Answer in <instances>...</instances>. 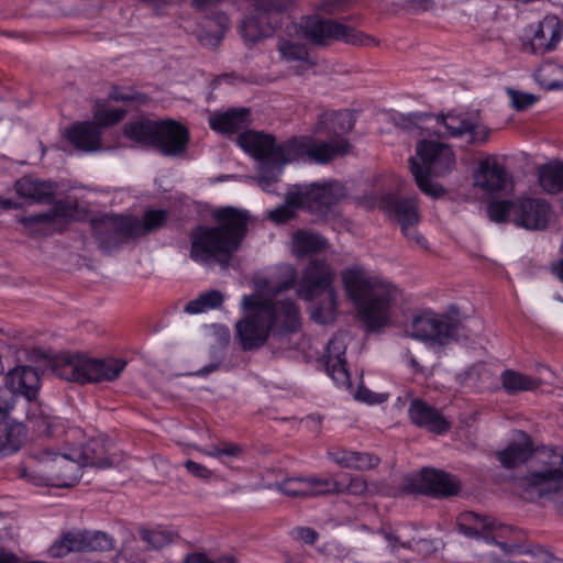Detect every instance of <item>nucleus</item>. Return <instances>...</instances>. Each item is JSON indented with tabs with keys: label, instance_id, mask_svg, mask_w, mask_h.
Wrapping results in <instances>:
<instances>
[{
	"label": "nucleus",
	"instance_id": "f257e3e1",
	"mask_svg": "<svg viewBox=\"0 0 563 563\" xmlns=\"http://www.w3.org/2000/svg\"><path fill=\"white\" fill-rule=\"evenodd\" d=\"M354 123L353 115L346 110L324 112L319 115L316 132L327 135V141L294 136L277 144L271 134L246 131L239 135L238 143L257 161V181L263 189L268 190L278 181L287 163L307 157L311 162L325 164L350 153L352 145L346 135L353 130Z\"/></svg>",
	"mask_w": 563,
	"mask_h": 563
},
{
	"label": "nucleus",
	"instance_id": "f03ea898",
	"mask_svg": "<svg viewBox=\"0 0 563 563\" xmlns=\"http://www.w3.org/2000/svg\"><path fill=\"white\" fill-rule=\"evenodd\" d=\"M216 225H198L190 233L189 256L197 263H228L247 234L251 216L246 210L223 207L213 211Z\"/></svg>",
	"mask_w": 563,
	"mask_h": 563
},
{
	"label": "nucleus",
	"instance_id": "7ed1b4c3",
	"mask_svg": "<svg viewBox=\"0 0 563 563\" xmlns=\"http://www.w3.org/2000/svg\"><path fill=\"white\" fill-rule=\"evenodd\" d=\"M341 277L365 325L371 330L385 327L389 321V309L396 300L397 289L357 265L345 268Z\"/></svg>",
	"mask_w": 563,
	"mask_h": 563
},
{
	"label": "nucleus",
	"instance_id": "20e7f679",
	"mask_svg": "<svg viewBox=\"0 0 563 563\" xmlns=\"http://www.w3.org/2000/svg\"><path fill=\"white\" fill-rule=\"evenodd\" d=\"M18 476L36 486L70 487L81 476L75 453L57 454L35 449L19 465Z\"/></svg>",
	"mask_w": 563,
	"mask_h": 563
},
{
	"label": "nucleus",
	"instance_id": "39448f33",
	"mask_svg": "<svg viewBox=\"0 0 563 563\" xmlns=\"http://www.w3.org/2000/svg\"><path fill=\"white\" fill-rule=\"evenodd\" d=\"M334 278L332 266L324 260L316 258L307 264L296 284V294L302 300L312 302L322 297V301L311 310V319L321 324L333 321L336 313Z\"/></svg>",
	"mask_w": 563,
	"mask_h": 563
},
{
	"label": "nucleus",
	"instance_id": "423d86ee",
	"mask_svg": "<svg viewBox=\"0 0 563 563\" xmlns=\"http://www.w3.org/2000/svg\"><path fill=\"white\" fill-rule=\"evenodd\" d=\"M125 361L119 358L95 360L82 354H60L51 364L55 376L78 384L111 382L125 368Z\"/></svg>",
	"mask_w": 563,
	"mask_h": 563
},
{
	"label": "nucleus",
	"instance_id": "0eeeda50",
	"mask_svg": "<svg viewBox=\"0 0 563 563\" xmlns=\"http://www.w3.org/2000/svg\"><path fill=\"white\" fill-rule=\"evenodd\" d=\"M416 151L422 164L413 157L409 158V164L418 187L426 195L442 196L445 190L433 184L430 176H443L453 168L455 156L451 146L435 141H421L417 144Z\"/></svg>",
	"mask_w": 563,
	"mask_h": 563
},
{
	"label": "nucleus",
	"instance_id": "6e6552de",
	"mask_svg": "<svg viewBox=\"0 0 563 563\" xmlns=\"http://www.w3.org/2000/svg\"><path fill=\"white\" fill-rule=\"evenodd\" d=\"M301 27L305 37L319 46H327L335 41L360 46H375L378 44L374 37L352 26L319 15L307 16L302 21Z\"/></svg>",
	"mask_w": 563,
	"mask_h": 563
},
{
	"label": "nucleus",
	"instance_id": "1a4fd4ad",
	"mask_svg": "<svg viewBox=\"0 0 563 563\" xmlns=\"http://www.w3.org/2000/svg\"><path fill=\"white\" fill-rule=\"evenodd\" d=\"M296 0H252L253 11L242 22V35L246 42L256 43L280 27L282 16Z\"/></svg>",
	"mask_w": 563,
	"mask_h": 563
},
{
	"label": "nucleus",
	"instance_id": "9d476101",
	"mask_svg": "<svg viewBox=\"0 0 563 563\" xmlns=\"http://www.w3.org/2000/svg\"><path fill=\"white\" fill-rule=\"evenodd\" d=\"M521 497L528 501L552 498L563 493V455L550 454V461L544 462L539 470L529 472L519 481Z\"/></svg>",
	"mask_w": 563,
	"mask_h": 563
},
{
	"label": "nucleus",
	"instance_id": "9b49d317",
	"mask_svg": "<svg viewBox=\"0 0 563 563\" xmlns=\"http://www.w3.org/2000/svg\"><path fill=\"white\" fill-rule=\"evenodd\" d=\"M380 533L388 542L386 548L378 549L369 543L364 549L361 563H391L387 553H394L398 548L422 552L421 545H430V540L420 536L419 528L413 523H399L395 527H383Z\"/></svg>",
	"mask_w": 563,
	"mask_h": 563
},
{
	"label": "nucleus",
	"instance_id": "f8f14e48",
	"mask_svg": "<svg viewBox=\"0 0 563 563\" xmlns=\"http://www.w3.org/2000/svg\"><path fill=\"white\" fill-rule=\"evenodd\" d=\"M242 307L262 308L271 330L280 334L297 332L301 328L300 311L291 299L274 300L258 295L243 296Z\"/></svg>",
	"mask_w": 563,
	"mask_h": 563
},
{
	"label": "nucleus",
	"instance_id": "ddd939ff",
	"mask_svg": "<svg viewBox=\"0 0 563 563\" xmlns=\"http://www.w3.org/2000/svg\"><path fill=\"white\" fill-rule=\"evenodd\" d=\"M462 330L461 322L449 316L424 312L412 320L410 335L430 345L444 346L453 340L459 341Z\"/></svg>",
	"mask_w": 563,
	"mask_h": 563
},
{
	"label": "nucleus",
	"instance_id": "4468645a",
	"mask_svg": "<svg viewBox=\"0 0 563 563\" xmlns=\"http://www.w3.org/2000/svg\"><path fill=\"white\" fill-rule=\"evenodd\" d=\"M296 186L301 191L303 209L318 220L325 219L332 208L346 196L345 187L336 180Z\"/></svg>",
	"mask_w": 563,
	"mask_h": 563
},
{
	"label": "nucleus",
	"instance_id": "2eb2a0df",
	"mask_svg": "<svg viewBox=\"0 0 563 563\" xmlns=\"http://www.w3.org/2000/svg\"><path fill=\"white\" fill-rule=\"evenodd\" d=\"M114 549V539L102 531H71L65 533L51 545L53 558H63L70 552L110 551Z\"/></svg>",
	"mask_w": 563,
	"mask_h": 563
},
{
	"label": "nucleus",
	"instance_id": "dca6fc26",
	"mask_svg": "<svg viewBox=\"0 0 563 563\" xmlns=\"http://www.w3.org/2000/svg\"><path fill=\"white\" fill-rule=\"evenodd\" d=\"M380 208L394 219L401 228L407 238L415 239L421 247H427L426 239L417 234L413 228L419 223L417 202L412 198H401L395 195H385L380 199Z\"/></svg>",
	"mask_w": 563,
	"mask_h": 563
},
{
	"label": "nucleus",
	"instance_id": "f3484780",
	"mask_svg": "<svg viewBox=\"0 0 563 563\" xmlns=\"http://www.w3.org/2000/svg\"><path fill=\"white\" fill-rule=\"evenodd\" d=\"M247 314L236 322L235 330L244 351L262 347L272 332L262 308L243 307Z\"/></svg>",
	"mask_w": 563,
	"mask_h": 563
},
{
	"label": "nucleus",
	"instance_id": "a211bd4d",
	"mask_svg": "<svg viewBox=\"0 0 563 563\" xmlns=\"http://www.w3.org/2000/svg\"><path fill=\"white\" fill-rule=\"evenodd\" d=\"M553 216L551 205L542 198L515 199V224L530 231L548 228Z\"/></svg>",
	"mask_w": 563,
	"mask_h": 563
},
{
	"label": "nucleus",
	"instance_id": "6ab92c4d",
	"mask_svg": "<svg viewBox=\"0 0 563 563\" xmlns=\"http://www.w3.org/2000/svg\"><path fill=\"white\" fill-rule=\"evenodd\" d=\"M129 216H104L92 222V232L99 246L110 251L134 239Z\"/></svg>",
	"mask_w": 563,
	"mask_h": 563
},
{
	"label": "nucleus",
	"instance_id": "aec40b11",
	"mask_svg": "<svg viewBox=\"0 0 563 563\" xmlns=\"http://www.w3.org/2000/svg\"><path fill=\"white\" fill-rule=\"evenodd\" d=\"M411 492H417L428 496H453L460 492V484L456 478L441 471L426 468L417 477L411 487Z\"/></svg>",
	"mask_w": 563,
	"mask_h": 563
},
{
	"label": "nucleus",
	"instance_id": "412c9836",
	"mask_svg": "<svg viewBox=\"0 0 563 563\" xmlns=\"http://www.w3.org/2000/svg\"><path fill=\"white\" fill-rule=\"evenodd\" d=\"M156 147L166 156H176L185 152L189 142L188 130L174 120L158 121Z\"/></svg>",
	"mask_w": 563,
	"mask_h": 563
},
{
	"label": "nucleus",
	"instance_id": "4be33fe9",
	"mask_svg": "<svg viewBox=\"0 0 563 563\" xmlns=\"http://www.w3.org/2000/svg\"><path fill=\"white\" fill-rule=\"evenodd\" d=\"M64 136L79 152L93 153L102 148V131L93 121L70 124L65 129Z\"/></svg>",
	"mask_w": 563,
	"mask_h": 563
},
{
	"label": "nucleus",
	"instance_id": "5701e85b",
	"mask_svg": "<svg viewBox=\"0 0 563 563\" xmlns=\"http://www.w3.org/2000/svg\"><path fill=\"white\" fill-rule=\"evenodd\" d=\"M563 25L558 16L547 15L539 22L537 30L525 51L542 55L553 51L562 37Z\"/></svg>",
	"mask_w": 563,
	"mask_h": 563
},
{
	"label": "nucleus",
	"instance_id": "b1692460",
	"mask_svg": "<svg viewBox=\"0 0 563 563\" xmlns=\"http://www.w3.org/2000/svg\"><path fill=\"white\" fill-rule=\"evenodd\" d=\"M474 180L475 186L482 190L495 194L506 189L510 177L506 168L495 157L490 156L479 162Z\"/></svg>",
	"mask_w": 563,
	"mask_h": 563
},
{
	"label": "nucleus",
	"instance_id": "393cba45",
	"mask_svg": "<svg viewBox=\"0 0 563 563\" xmlns=\"http://www.w3.org/2000/svg\"><path fill=\"white\" fill-rule=\"evenodd\" d=\"M408 413L413 424L437 434L445 433L451 427L438 409L418 398L411 400Z\"/></svg>",
	"mask_w": 563,
	"mask_h": 563
},
{
	"label": "nucleus",
	"instance_id": "a878e982",
	"mask_svg": "<svg viewBox=\"0 0 563 563\" xmlns=\"http://www.w3.org/2000/svg\"><path fill=\"white\" fill-rule=\"evenodd\" d=\"M346 343L342 335H334L325 349V369L340 386L350 387V375L345 362Z\"/></svg>",
	"mask_w": 563,
	"mask_h": 563
},
{
	"label": "nucleus",
	"instance_id": "bb28decb",
	"mask_svg": "<svg viewBox=\"0 0 563 563\" xmlns=\"http://www.w3.org/2000/svg\"><path fill=\"white\" fill-rule=\"evenodd\" d=\"M5 386L14 394H21L29 402L36 400L40 376L31 366H16L5 375Z\"/></svg>",
	"mask_w": 563,
	"mask_h": 563
},
{
	"label": "nucleus",
	"instance_id": "cd10ccee",
	"mask_svg": "<svg viewBox=\"0 0 563 563\" xmlns=\"http://www.w3.org/2000/svg\"><path fill=\"white\" fill-rule=\"evenodd\" d=\"M16 194L35 203L48 205L53 201L56 186L51 181L25 176L15 181Z\"/></svg>",
	"mask_w": 563,
	"mask_h": 563
},
{
	"label": "nucleus",
	"instance_id": "c85d7f7f",
	"mask_svg": "<svg viewBox=\"0 0 563 563\" xmlns=\"http://www.w3.org/2000/svg\"><path fill=\"white\" fill-rule=\"evenodd\" d=\"M329 459L343 468L355 471L373 470L380 463V459L372 453L350 451L334 448L328 452Z\"/></svg>",
	"mask_w": 563,
	"mask_h": 563
},
{
	"label": "nucleus",
	"instance_id": "c756f323",
	"mask_svg": "<svg viewBox=\"0 0 563 563\" xmlns=\"http://www.w3.org/2000/svg\"><path fill=\"white\" fill-rule=\"evenodd\" d=\"M249 117L250 110L246 108L229 109L210 115L209 125L216 132L233 134L247 125Z\"/></svg>",
	"mask_w": 563,
	"mask_h": 563
},
{
	"label": "nucleus",
	"instance_id": "7c9ffc66",
	"mask_svg": "<svg viewBox=\"0 0 563 563\" xmlns=\"http://www.w3.org/2000/svg\"><path fill=\"white\" fill-rule=\"evenodd\" d=\"M492 528V536H488L487 541L494 542L505 554L510 556H514L516 552L522 551L520 545L525 542V536L520 530L512 526L500 523L495 519Z\"/></svg>",
	"mask_w": 563,
	"mask_h": 563
},
{
	"label": "nucleus",
	"instance_id": "2f4dec72",
	"mask_svg": "<svg viewBox=\"0 0 563 563\" xmlns=\"http://www.w3.org/2000/svg\"><path fill=\"white\" fill-rule=\"evenodd\" d=\"M80 466H95L99 468L111 467L113 460L109 455L107 442L101 439H92L88 441L80 450L74 452Z\"/></svg>",
	"mask_w": 563,
	"mask_h": 563
},
{
	"label": "nucleus",
	"instance_id": "473e14b6",
	"mask_svg": "<svg viewBox=\"0 0 563 563\" xmlns=\"http://www.w3.org/2000/svg\"><path fill=\"white\" fill-rule=\"evenodd\" d=\"M77 212V203L70 198L54 202L47 212L22 217L20 222L25 227L32 228L40 223H51L59 219H73Z\"/></svg>",
	"mask_w": 563,
	"mask_h": 563
},
{
	"label": "nucleus",
	"instance_id": "72a5a7b5",
	"mask_svg": "<svg viewBox=\"0 0 563 563\" xmlns=\"http://www.w3.org/2000/svg\"><path fill=\"white\" fill-rule=\"evenodd\" d=\"M494 518L474 511H464L457 517V529L468 538L485 539L492 536Z\"/></svg>",
	"mask_w": 563,
	"mask_h": 563
},
{
	"label": "nucleus",
	"instance_id": "f704fd0d",
	"mask_svg": "<svg viewBox=\"0 0 563 563\" xmlns=\"http://www.w3.org/2000/svg\"><path fill=\"white\" fill-rule=\"evenodd\" d=\"M26 439L23 423L4 420L0 421V455L5 456L18 452Z\"/></svg>",
	"mask_w": 563,
	"mask_h": 563
},
{
	"label": "nucleus",
	"instance_id": "c9c22d12",
	"mask_svg": "<svg viewBox=\"0 0 563 563\" xmlns=\"http://www.w3.org/2000/svg\"><path fill=\"white\" fill-rule=\"evenodd\" d=\"M199 41L205 46H217L224 37L225 31L230 27V19L224 12H216L205 19Z\"/></svg>",
	"mask_w": 563,
	"mask_h": 563
},
{
	"label": "nucleus",
	"instance_id": "e433bc0d",
	"mask_svg": "<svg viewBox=\"0 0 563 563\" xmlns=\"http://www.w3.org/2000/svg\"><path fill=\"white\" fill-rule=\"evenodd\" d=\"M157 126L158 121L142 118L128 122L124 125V134L136 143L154 147L155 142H157Z\"/></svg>",
	"mask_w": 563,
	"mask_h": 563
},
{
	"label": "nucleus",
	"instance_id": "4c0bfd02",
	"mask_svg": "<svg viewBox=\"0 0 563 563\" xmlns=\"http://www.w3.org/2000/svg\"><path fill=\"white\" fill-rule=\"evenodd\" d=\"M294 252L297 256L320 253L328 246V240L310 230H298L292 234Z\"/></svg>",
	"mask_w": 563,
	"mask_h": 563
},
{
	"label": "nucleus",
	"instance_id": "58836bf2",
	"mask_svg": "<svg viewBox=\"0 0 563 563\" xmlns=\"http://www.w3.org/2000/svg\"><path fill=\"white\" fill-rule=\"evenodd\" d=\"M538 181L549 195L563 191V162L555 161L538 168Z\"/></svg>",
	"mask_w": 563,
	"mask_h": 563
},
{
	"label": "nucleus",
	"instance_id": "ea45409f",
	"mask_svg": "<svg viewBox=\"0 0 563 563\" xmlns=\"http://www.w3.org/2000/svg\"><path fill=\"white\" fill-rule=\"evenodd\" d=\"M522 442H512L505 450L498 452V461L507 468H514L525 463L532 453L531 441L526 433L521 434Z\"/></svg>",
	"mask_w": 563,
	"mask_h": 563
},
{
	"label": "nucleus",
	"instance_id": "a19ab883",
	"mask_svg": "<svg viewBox=\"0 0 563 563\" xmlns=\"http://www.w3.org/2000/svg\"><path fill=\"white\" fill-rule=\"evenodd\" d=\"M500 383L508 395L534 390L540 386L539 379L514 369H505L500 375Z\"/></svg>",
	"mask_w": 563,
	"mask_h": 563
},
{
	"label": "nucleus",
	"instance_id": "79ce46f5",
	"mask_svg": "<svg viewBox=\"0 0 563 563\" xmlns=\"http://www.w3.org/2000/svg\"><path fill=\"white\" fill-rule=\"evenodd\" d=\"M130 228L133 229L134 236H143L152 233L165 225L168 213L165 210H148L144 213L143 220L129 216Z\"/></svg>",
	"mask_w": 563,
	"mask_h": 563
},
{
	"label": "nucleus",
	"instance_id": "37998d69",
	"mask_svg": "<svg viewBox=\"0 0 563 563\" xmlns=\"http://www.w3.org/2000/svg\"><path fill=\"white\" fill-rule=\"evenodd\" d=\"M303 208L302 195L294 186L286 195L285 203L269 211V219L275 223H285L296 217V210Z\"/></svg>",
	"mask_w": 563,
	"mask_h": 563
},
{
	"label": "nucleus",
	"instance_id": "c03bdc74",
	"mask_svg": "<svg viewBox=\"0 0 563 563\" xmlns=\"http://www.w3.org/2000/svg\"><path fill=\"white\" fill-rule=\"evenodd\" d=\"M278 52L282 58L287 62L301 63V65L296 69L297 75H301L303 70L314 66V62L309 57L307 47L300 43L280 41L278 44Z\"/></svg>",
	"mask_w": 563,
	"mask_h": 563
},
{
	"label": "nucleus",
	"instance_id": "a18cd8bd",
	"mask_svg": "<svg viewBox=\"0 0 563 563\" xmlns=\"http://www.w3.org/2000/svg\"><path fill=\"white\" fill-rule=\"evenodd\" d=\"M435 120L438 124L444 128V131L439 130V135L443 137H462L466 134V128L471 119L461 113H448L435 117Z\"/></svg>",
	"mask_w": 563,
	"mask_h": 563
},
{
	"label": "nucleus",
	"instance_id": "49530a36",
	"mask_svg": "<svg viewBox=\"0 0 563 563\" xmlns=\"http://www.w3.org/2000/svg\"><path fill=\"white\" fill-rule=\"evenodd\" d=\"M27 410V419L33 424V428L41 434L55 437L56 429L60 423L58 418L45 415L36 404H32Z\"/></svg>",
	"mask_w": 563,
	"mask_h": 563
},
{
	"label": "nucleus",
	"instance_id": "de8ad7c7",
	"mask_svg": "<svg viewBox=\"0 0 563 563\" xmlns=\"http://www.w3.org/2000/svg\"><path fill=\"white\" fill-rule=\"evenodd\" d=\"M223 299V295L219 290H208L202 292L198 298L187 302L185 306V312L196 314L209 309L219 308L222 305Z\"/></svg>",
	"mask_w": 563,
	"mask_h": 563
},
{
	"label": "nucleus",
	"instance_id": "09e8293b",
	"mask_svg": "<svg viewBox=\"0 0 563 563\" xmlns=\"http://www.w3.org/2000/svg\"><path fill=\"white\" fill-rule=\"evenodd\" d=\"M140 538L147 544L148 549L159 550L173 543L177 534L170 530L164 529H147L141 528L139 530Z\"/></svg>",
	"mask_w": 563,
	"mask_h": 563
},
{
	"label": "nucleus",
	"instance_id": "8fccbe9b",
	"mask_svg": "<svg viewBox=\"0 0 563 563\" xmlns=\"http://www.w3.org/2000/svg\"><path fill=\"white\" fill-rule=\"evenodd\" d=\"M308 497H318L322 495L338 494L341 490L340 482L331 476H310L307 477Z\"/></svg>",
	"mask_w": 563,
	"mask_h": 563
},
{
	"label": "nucleus",
	"instance_id": "3c124183",
	"mask_svg": "<svg viewBox=\"0 0 563 563\" xmlns=\"http://www.w3.org/2000/svg\"><path fill=\"white\" fill-rule=\"evenodd\" d=\"M492 221L501 223L508 219L515 223V200H493L487 206Z\"/></svg>",
	"mask_w": 563,
	"mask_h": 563
},
{
	"label": "nucleus",
	"instance_id": "603ef678",
	"mask_svg": "<svg viewBox=\"0 0 563 563\" xmlns=\"http://www.w3.org/2000/svg\"><path fill=\"white\" fill-rule=\"evenodd\" d=\"M520 552H516L514 556H523L521 560L511 561L509 563H550L551 554L541 547L527 544L520 545Z\"/></svg>",
	"mask_w": 563,
	"mask_h": 563
},
{
	"label": "nucleus",
	"instance_id": "864d4df0",
	"mask_svg": "<svg viewBox=\"0 0 563 563\" xmlns=\"http://www.w3.org/2000/svg\"><path fill=\"white\" fill-rule=\"evenodd\" d=\"M200 453L223 460L224 457H238L242 453L241 445L232 442H223L221 445H209L206 448H196Z\"/></svg>",
	"mask_w": 563,
	"mask_h": 563
},
{
	"label": "nucleus",
	"instance_id": "5fc2aeb1",
	"mask_svg": "<svg viewBox=\"0 0 563 563\" xmlns=\"http://www.w3.org/2000/svg\"><path fill=\"white\" fill-rule=\"evenodd\" d=\"M126 114L124 109L115 108L109 109L98 106L93 111L95 123L102 130V128L114 125L121 122Z\"/></svg>",
	"mask_w": 563,
	"mask_h": 563
},
{
	"label": "nucleus",
	"instance_id": "6e6d98bb",
	"mask_svg": "<svg viewBox=\"0 0 563 563\" xmlns=\"http://www.w3.org/2000/svg\"><path fill=\"white\" fill-rule=\"evenodd\" d=\"M277 489L290 497H308L307 477L287 478L276 484Z\"/></svg>",
	"mask_w": 563,
	"mask_h": 563
},
{
	"label": "nucleus",
	"instance_id": "4d7b16f0",
	"mask_svg": "<svg viewBox=\"0 0 563 563\" xmlns=\"http://www.w3.org/2000/svg\"><path fill=\"white\" fill-rule=\"evenodd\" d=\"M490 130L484 125L479 124L472 119L470 120L466 128V135H468L467 143L473 145H482L485 144L489 137Z\"/></svg>",
	"mask_w": 563,
	"mask_h": 563
},
{
	"label": "nucleus",
	"instance_id": "13d9d810",
	"mask_svg": "<svg viewBox=\"0 0 563 563\" xmlns=\"http://www.w3.org/2000/svg\"><path fill=\"white\" fill-rule=\"evenodd\" d=\"M556 69L554 64L547 63L542 65L536 73V80L545 89L554 90L563 88V82L558 80H550V76Z\"/></svg>",
	"mask_w": 563,
	"mask_h": 563
},
{
	"label": "nucleus",
	"instance_id": "bf43d9fd",
	"mask_svg": "<svg viewBox=\"0 0 563 563\" xmlns=\"http://www.w3.org/2000/svg\"><path fill=\"white\" fill-rule=\"evenodd\" d=\"M507 92L510 97L511 106L517 111L527 110L530 107H532L537 101V97L532 93H527L515 89H508Z\"/></svg>",
	"mask_w": 563,
	"mask_h": 563
},
{
	"label": "nucleus",
	"instance_id": "052dcab7",
	"mask_svg": "<svg viewBox=\"0 0 563 563\" xmlns=\"http://www.w3.org/2000/svg\"><path fill=\"white\" fill-rule=\"evenodd\" d=\"M340 488L341 490L338 494L346 493L354 496H363L368 490V484L363 477L351 475L346 485L340 483Z\"/></svg>",
	"mask_w": 563,
	"mask_h": 563
},
{
	"label": "nucleus",
	"instance_id": "680f3d73",
	"mask_svg": "<svg viewBox=\"0 0 563 563\" xmlns=\"http://www.w3.org/2000/svg\"><path fill=\"white\" fill-rule=\"evenodd\" d=\"M109 98L115 102L135 101L137 103H144L147 99L144 93H139L130 89H121L117 87L111 90Z\"/></svg>",
	"mask_w": 563,
	"mask_h": 563
},
{
	"label": "nucleus",
	"instance_id": "e2e57ef3",
	"mask_svg": "<svg viewBox=\"0 0 563 563\" xmlns=\"http://www.w3.org/2000/svg\"><path fill=\"white\" fill-rule=\"evenodd\" d=\"M184 466L188 471L189 474L192 476L202 479V481H209L212 476V471L206 467L205 465L194 462L191 460H187L184 463Z\"/></svg>",
	"mask_w": 563,
	"mask_h": 563
},
{
	"label": "nucleus",
	"instance_id": "0e129e2a",
	"mask_svg": "<svg viewBox=\"0 0 563 563\" xmlns=\"http://www.w3.org/2000/svg\"><path fill=\"white\" fill-rule=\"evenodd\" d=\"M291 536L296 540L312 545L318 540L319 533L309 527H297L291 531Z\"/></svg>",
	"mask_w": 563,
	"mask_h": 563
},
{
	"label": "nucleus",
	"instance_id": "69168bd1",
	"mask_svg": "<svg viewBox=\"0 0 563 563\" xmlns=\"http://www.w3.org/2000/svg\"><path fill=\"white\" fill-rule=\"evenodd\" d=\"M319 10L327 14H338L344 12L347 8L346 0H322L319 3Z\"/></svg>",
	"mask_w": 563,
	"mask_h": 563
},
{
	"label": "nucleus",
	"instance_id": "338daca9",
	"mask_svg": "<svg viewBox=\"0 0 563 563\" xmlns=\"http://www.w3.org/2000/svg\"><path fill=\"white\" fill-rule=\"evenodd\" d=\"M184 563H236L232 556H223L211 561L205 553H191L186 556Z\"/></svg>",
	"mask_w": 563,
	"mask_h": 563
},
{
	"label": "nucleus",
	"instance_id": "774afa93",
	"mask_svg": "<svg viewBox=\"0 0 563 563\" xmlns=\"http://www.w3.org/2000/svg\"><path fill=\"white\" fill-rule=\"evenodd\" d=\"M13 395L9 387H0V415L7 413L12 408Z\"/></svg>",
	"mask_w": 563,
	"mask_h": 563
}]
</instances>
